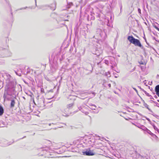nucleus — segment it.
<instances>
[{
    "mask_svg": "<svg viewBox=\"0 0 159 159\" xmlns=\"http://www.w3.org/2000/svg\"><path fill=\"white\" fill-rule=\"evenodd\" d=\"M127 39L130 43H132L135 46H138L143 48V46L139 40L135 39L132 36H129Z\"/></svg>",
    "mask_w": 159,
    "mask_h": 159,
    "instance_id": "nucleus-1",
    "label": "nucleus"
},
{
    "mask_svg": "<svg viewBox=\"0 0 159 159\" xmlns=\"http://www.w3.org/2000/svg\"><path fill=\"white\" fill-rule=\"evenodd\" d=\"M27 8V7H26L24 9H25L26 8Z\"/></svg>",
    "mask_w": 159,
    "mask_h": 159,
    "instance_id": "nucleus-27",
    "label": "nucleus"
},
{
    "mask_svg": "<svg viewBox=\"0 0 159 159\" xmlns=\"http://www.w3.org/2000/svg\"><path fill=\"white\" fill-rule=\"evenodd\" d=\"M15 101L14 100H11V103L10 107L11 108H13L14 107L15 104Z\"/></svg>",
    "mask_w": 159,
    "mask_h": 159,
    "instance_id": "nucleus-5",
    "label": "nucleus"
},
{
    "mask_svg": "<svg viewBox=\"0 0 159 159\" xmlns=\"http://www.w3.org/2000/svg\"><path fill=\"white\" fill-rule=\"evenodd\" d=\"M138 11L139 13L141 14V10L140 8L138 9Z\"/></svg>",
    "mask_w": 159,
    "mask_h": 159,
    "instance_id": "nucleus-14",
    "label": "nucleus"
},
{
    "mask_svg": "<svg viewBox=\"0 0 159 159\" xmlns=\"http://www.w3.org/2000/svg\"><path fill=\"white\" fill-rule=\"evenodd\" d=\"M145 107H146V108H147L148 110H150V109H149V107H148V105H147V104H146L145 105Z\"/></svg>",
    "mask_w": 159,
    "mask_h": 159,
    "instance_id": "nucleus-11",
    "label": "nucleus"
},
{
    "mask_svg": "<svg viewBox=\"0 0 159 159\" xmlns=\"http://www.w3.org/2000/svg\"><path fill=\"white\" fill-rule=\"evenodd\" d=\"M115 77L116 78H117V77L116 76H115Z\"/></svg>",
    "mask_w": 159,
    "mask_h": 159,
    "instance_id": "nucleus-25",
    "label": "nucleus"
},
{
    "mask_svg": "<svg viewBox=\"0 0 159 159\" xmlns=\"http://www.w3.org/2000/svg\"><path fill=\"white\" fill-rule=\"evenodd\" d=\"M96 107V106L95 105H93L92 106V107L91 108L92 109L95 110V109Z\"/></svg>",
    "mask_w": 159,
    "mask_h": 159,
    "instance_id": "nucleus-9",
    "label": "nucleus"
},
{
    "mask_svg": "<svg viewBox=\"0 0 159 159\" xmlns=\"http://www.w3.org/2000/svg\"><path fill=\"white\" fill-rule=\"evenodd\" d=\"M158 77H159V75H157V78H158Z\"/></svg>",
    "mask_w": 159,
    "mask_h": 159,
    "instance_id": "nucleus-23",
    "label": "nucleus"
},
{
    "mask_svg": "<svg viewBox=\"0 0 159 159\" xmlns=\"http://www.w3.org/2000/svg\"><path fill=\"white\" fill-rule=\"evenodd\" d=\"M108 86L110 88L111 86V84H108Z\"/></svg>",
    "mask_w": 159,
    "mask_h": 159,
    "instance_id": "nucleus-18",
    "label": "nucleus"
},
{
    "mask_svg": "<svg viewBox=\"0 0 159 159\" xmlns=\"http://www.w3.org/2000/svg\"><path fill=\"white\" fill-rule=\"evenodd\" d=\"M62 115H63V116H66V115H63V114H62Z\"/></svg>",
    "mask_w": 159,
    "mask_h": 159,
    "instance_id": "nucleus-26",
    "label": "nucleus"
},
{
    "mask_svg": "<svg viewBox=\"0 0 159 159\" xmlns=\"http://www.w3.org/2000/svg\"><path fill=\"white\" fill-rule=\"evenodd\" d=\"M140 89H141L142 90H143V89H142L141 88V87H140Z\"/></svg>",
    "mask_w": 159,
    "mask_h": 159,
    "instance_id": "nucleus-22",
    "label": "nucleus"
},
{
    "mask_svg": "<svg viewBox=\"0 0 159 159\" xmlns=\"http://www.w3.org/2000/svg\"><path fill=\"white\" fill-rule=\"evenodd\" d=\"M92 93L94 96L95 95V93Z\"/></svg>",
    "mask_w": 159,
    "mask_h": 159,
    "instance_id": "nucleus-19",
    "label": "nucleus"
},
{
    "mask_svg": "<svg viewBox=\"0 0 159 159\" xmlns=\"http://www.w3.org/2000/svg\"><path fill=\"white\" fill-rule=\"evenodd\" d=\"M83 155L87 156H93L94 155V153L93 151L88 149L85 151L83 152Z\"/></svg>",
    "mask_w": 159,
    "mask_h": 159,
    "instance_id": "nucleus-2",
    "label": "nucleus"
},
{
    "mask_svg": "<svg viewBox=\"0 0 159 159\" xmlns=\"http://www.w3.org/2000/svg\"><path fill=\"white\" fill-rule=\"evenodd\" d=\"M157 131L159 133V129Z\"/></svg>",
    "mask_w": 159,
    "mask_h": 159,
    "instance_id": "nucleus-21",
    "label": "nucleus"
},
{
    "mask_svg": "<svg viewBox=\"0 0 159 159\" xmlns=\"http://www.w3.org/2000/svg\"><path fill=\"white\" fill-rule=\"evenodd\" d=\"M136 157H137L138 159H142L143 158V156L139 154H137Z\"/></svg>",
    "mask_w": 159,
    "mask_h": 159,
    "instance_id": "nucleus-7",
    "label": "nucleus"
},
{
    "mask_svg": "<svg viewBox=\"0 0 159 159\" xmlns=\"http://www.w3.org/2000/svg\"><path fill=\"white\" fill-rule=\"evenodd\" d=\"M154 128L155 130L157 131L159 129L156 127L155 126H154Z\"/></svg>",
    "mask_w": 159,
    "mask_h": 159,
    "instance_id": "nucleus-12",
    "label": "nucleus"
},
{
    "mask_svg": "<svg viewBox=\"0 0 159 159\" xmlns=\"http://www.w3.org/2000/svg\"><path fill=\"white\" fill-rule=\"evenodd\" d=\"M3 113V108L1 106H0V116L2 115Z\"/></svg>",
    "mask_w": 159,
    "mask_h": 159,
    "instance_id": "nucleus-6",
    "label": "nucleus"
},
{
    "mask_svg": "<svg viewBox=\"0 0 159 159\" xmlns=\"http://www.w3.org/2000/svg\"><path fill=\"white\" fill-rule=\"evenodd\" d=\"M73 104L72 103L69 104L67 106V107L68 108H70V107H72V106H73Z\"/></svg>",
    "mask_w": 159,
    "mask_h": 159,
    "instance_id": "nucleus-8",
    "label": "nucleus"
},
{
    "mask_svg": "<svg viewBox=\"0 0 159 159\" xmlns=\"http://www.w3.org/2000/svg\"><path fill=\"white\" fill-rule=\"evenodd\" d=\"M51 125V123H50V124H49V125H50V126Z\"/></svg>",
    "mask_w": 159,
    "mask_h": 159,
    "instance_id": "nucleus-20",
    "label": "nucleus"
},
{
    "mask_svg": "<svg viewBox=\"0 0 159 159\" xmlns=\"http://www.w3.org/2000/svg\"><path fill=\"white\" fill-rule=\"evenodd\" d=\"M16 72V74H17V75L19 76H20L21 75H20V74H19V73H17V72Z\"/></svg>",
    "mask_w": 159,
    "mask_h": 159,
    "instance_id": "nucleus-17",
    "label": "nucleus"
},
{
    "mask_svg": "<svg viewBox=\"0 0 159 159\" xmlns=\"http://www.w3.org/2000/svg\"><path fill=\"white\" fill-rule=\"evenodd\" d=\"M154 27L155 29H156L158 31H159V28H158L156 26H155Z\"/></svg>",
    "mask_w": 159,
    "mask_h": 159,
    "instance_id": "nucleus-15",
    "label": "nucleus"
},
{
    "mask_svg": "<svg viewBox=\"0 0 159 159\" xmlns=\"http://www.w3.org/2000/svg\"><path fill=\"white\" fill-rule=\"evenodd\" d=\"M35 0V3H36V0Z\"/></svg>",
    "mask_w": 159,
    "mask_h": 159,
    "instance_id": "nucleus-24",
    "label": "nucleus"
},
{
    "mask_svg": "<svg viewBox=\"0 0 159 159\" xmlns=\"http://www.w3.org/2000/svg\"><path fill=\"white\" fill-rule=\"evenodd\" d=\"M110 73L109 72H106L105 73V75L107 76H108V77H110Z\"/></svg>",
    "mask_w": 159,
    "mask_h": 159,
    "instance_id": "nucleus-10",
    "label": "nucleus"
},
{
    "mask_svg": "<svg viewBox=\"0 0 159 159\" xmlns=\"http://www.w3.org/2000/svg\"><path fill=\"white\" fill-rule=\"evenodd\" d=\"M139 63L140 64H142V65H143L144 64V63L142 62V61H140L139 62Z\"/></svg>",
    "mask_w": 159,
    "mask_h": 159,
    "instance_id": "nucleus-13",
    "label": "nucleus"
},
{
    "mask_svg": "<svg viewBox=\"0 0 159 159\" xmlns=\"http://www.w3.org/2000/svg\"><path fill=\"white\" fill-rule=\"evenodd\" d=\"M154 39L156 40V39H155V37H154Z\"/></svg>",
    "mask_w": 159,
    "mask_h": 159,
    "instance_id": "nucleus-28",
    "label": "nucleus"
},
{
    "mask_svg": "<svg viewBox=\"0 0 159 159\" xmlns=\"http://www.w3.org/2000/svg\"><path fill=\"white\" fill-rule=\"evenodd\" d=\"M3 98H4V101L5 100H9V98L7 97V93H5L3 95Z\"/></svg>",
    "mask_w": 159,
    "mask_h": 159,
    "instance_id": "nucleus-4",
    "label": "nucleus"
},
{
    "mask_svg": "<svg viewBox=\"0 0 159 159\" xmlns=\"http://www.w3.org/2000/svg\"><path fill=\"white\" fill-rule=\"evenodd\" d=\"M133 89L135 90V91L137 93H138V91L135 88H133Z\"/></svg>",
    "mask_w": 159,
    "mask_h": 159,
    "instance_id": "nucleus-16",
    "label": "nucleus"
},
{
    "mask_svg": "<svg viewBox=\"0 0 159 159\" xmlns=\"http://www.w3.org/2000/svg\"><path fill=\"white\" fill-rule=\"evenodd\" d=\"M155 92H156L157 95L159 97V85L156 86Z\"/></svg>",
    "mask_w": 159,
    "mask_h": 159,
    "instance_id": "nucleus-3",
    "label": "nucleus"
}]
</instances>
